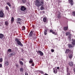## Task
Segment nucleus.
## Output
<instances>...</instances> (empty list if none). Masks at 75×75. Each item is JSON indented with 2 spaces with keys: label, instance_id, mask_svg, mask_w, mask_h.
Wrapping results in <instances>:
<instances>
[{
  "label": "nucleus",
  "instance_id": "obj_1",
  "mask_svg": "<svg viewBox=\"0 0 75 75\" xmlns=\"http://www.w3.org/2000/svg\"><path fill=\"white\" fill-rule=\"evenodd\" d=\"M44 1L43 0H37L35 1V5L37 7H40L41 6L40 9L41 10H43L45 9L44 5H43L44 4Z\"/></svg>",
  "mask_w": 75,
  "mask_h": 75
},
{
  "label": "nucleus",
  "instance_id": "obj_2",
  "mask_svg": "<svg viewBox=\"0 0 75 75\" xmlns=\"http://www.w3.org/2000/svg\"><path fill=\"white\" fill-rule=\"evenodd\" d=\"M20 9L23 14H25V11H26L27 8L25 6H20Z\"/></svg>",
  "mask_w": 75,
  "mask_h": 75
},
{
  "label": "nucleus",
  "instance_id": "obj_3",
  "mask_svg": "<svg viewBox=\"0 0 75 75\" xmlns=\"http://www.w3.org/2000/svg\"><path fill=\"white\" fill-rule=\"evenodd\" d=\"M4 17V13L3 11H0V17L2 18Z\"/></svg>",
  "mask_w": 75,
  "mask_h": 75
},
{
  "label": "nucleus",
  "instance_id": "obj_4",
  "mask_svg": "<svg viewBox=\"0 0 75 75\" xmlns=\"http://www.w3.org/2000/svg\"><path fill=\"white\" fill-rule=\"evenodd\" d=\"M65 53L66 54H67L69 55V54L71 53V50L69 49H66Z\"/></svg>",
  "mask_w": 75,
  "mask_h": 75
},
{
  "label": "nucleus",
  "instance_id": "obj_5",
  "mask_svg": "<svg viewBox=\"0 0 75 75\" xmlns=\"http://www.w3.org/2000/svg\"><path fill=\"white\" fill-rule=\"evenodd\" d=\"M69 58H72V57H73V51L71 52V53L69 54Z\"/></svg>",
  "mask_w": 75,
  "mask_h": 75
},
{
  "label": "nucleus",
  "instance_id": "obj_6",
  "mask_svg": "<svg viewBox=\"0 0 75 75\" xmlns=\"http://www.w3.org/2000/svg\"><path fill=\"white\" fill-rule=\"evenodd\" d=\"M37 53H39L40 56H42V55H44V53H43V52H42L41 51L38 50L37 52Z\"/></svg>",
  "mask_w": 75,
  "mask_h": 75
},
{
  "label": "nucleus",
  "instance_id": "obj_7",
  "mask_svg": "<svg viewBox=\"0 0 75 75\" xmlns=\"http://www.w3.org/2000/svg\"><path fill=\"white\" fill-rule=\"evenodd\" d=\"M69 3L70 4L71 6H73L74 5V2H73V0H68Z\"/></svg>",
  "mask_w": 75,
  "mask_h": 75
},
{
  "label": "nucleus",
  "instance_id": "obj_8",
  "mask_svg": "<svg viewBox=\"0 0 75 75\" xmlns=\"http://www.w3.org/2000/svg\"><path fill=\"white\" fill-rule=\"evenodd\" d=\"M18 44V45H20V46H21L23 47V44L21 43V42L20 41H19L18 42H17Z\"/></svg>",
  "mask_w": 75,
  "mask_h": 75
},
{
  "label": "nucleus",
  "instance_id": "obj_9",
  "mask_svg": "<svg viewBox=\"0 0 75 75\" xmlns=\"http://www.w3.org/2000/svg\"><path fill=\"white\" fill-rule=\"evenodd\" d=\"M72 45H75V40H74V39H72Z\"/></svg>",
  "mask_w": 75,
  "mask_h": 75
},
{
  "label": "nucleus",
  "instance_id": "obj_10",
  "mask_svg": "<svg viewBox=\"0 0 75 75\" xmlns=\"http://www.w3.org/2000/svg\"><path fill=\"white\" fill-rule=\"evenodd\" d=\"M53 72L54 74H57V69H53Z\"/></svg>",
  "mask_w": 75,
  "mask_h": 75
},
{
  "label": "nucleus",
  "instance_id": "obj_11",
  "mask_svg": "<svg viewBox=\"0 0 75 75\" xmlns=\"http://www.w3.org/2000/svg\"><path fill=\"white\" fill-rule=\"evenodd\" d=\"M69 65H70V66H71V67H72V66H73V62H72L71 61L69 62Z\"/></svg>",
  "mask_w": 75,
  "mask_h": 75
},
{
  "label": "nucleus",
  "instance_id": "obj_12",
  "mask_svg": "<svg viewBox=\"0 0 75 75\" xmlns=\"http://www.w3.org/2000/svg\"><path fill=\"white\" fill-rule=\"evenodd\" d=\"M3 37H4V35L1 33H0V38H1V39H2V38H3Z\"/></svg>",
  "mask_w": 75,
  "mask_h": 75
},
{
  "label": "nucleus",
  "instance_id": "obj_13",
  "mask_svg": "<svg viewBox=\"0 0 75 75\" xmlns=\"http://www.w3.org/2000/svg\"><path fill=\"white\" fill-rule=\"evenodd\" d=\"M4 65L5 66H8V62L7 61L6 62H5Z\"/></svg>",
  "mask_w": 75,
  "mask_h": 75
},
{
  "label": "nucleus",
  "instance_id": "obj_14",
  "mask_svg": "<svg viewBox=\"0 0 75 75\" xmlns=\"http://www.w3.org/2000/svg\"><path fill=\"white\" fill-rule=\"evenodd\" d=\"M33 31H31L30 32L29 35V37H32V36L33 35Z\"/></svg>",
  "mask_w": 75,
  "mask_h": 75
},
{
  "label": "nucleus",
  "instance_id": "obj_15",
  "mask_svg": "<svg viewBox=\"0 0 75 75\" xmlns=\"http://www.w3.org/2000/svg\"><path fill=\"white\" fill-rule=\"evenodd\" d=\"M5 24L6 25V26H8V22L7 21H6L5 22Z\"/></svg>",
  "mask_w": 75,
  "mask_h": 75
},
{
  "label": "nucleus",
  "instance_id": "obj_16",
  "mask_svg": "<svg viewBox=\"0 0 75 75\" xmlns=\"http://www.w3.org/2000/svg\"><path fill=\"white\" fill-rule=\"evenodd\" d=\"M61 13L60 12L59 13V15L57 16V18H61Z\"/></svg>",
  "mask_w": 75,
  "mask_h": 75
},
{
  "label": "nucleus",
  "instance_id": "obj_17",
  "mask_svg": "<svg viewBox=\"0 0 75 75\" xmlns=\"http://www.w3.org/2000/svg\"><path fill=\"white\" fill-rule=\"evenodd\" d=\"M43 21L44 23H45L47 21V18L45 17L43 18Z\"/></svg>",
  "mask_w": 75,
  "mask_h": 75
},
{
  "label": "nucleus",
  "instance_id": "obj_18",
  "mask_svg": "<svg viewBox=\"0 0 75 75\" xmlns=\"http://www.w3.org/2000/svg\"><path fill=\"white\" fill-rule=\"evenodd\" d=\"M44 34L45 35H46L47 34V30H45L44 32Z\"/></svg>",
  "mask_w": 75,
  "mask_h": 75
},
{
  "label": "nucleus",
  "instance_id": "obj_19",
  "mask_svg": "<svg viewBox=\"0 0 75 75\" xmlns=\"http://www.w3.org/2000/svg\"><path fill=\"white\" fill-rule=\"evenodd\" d=\"M68 47H69V48H72L73 46H72L71 44H69L68 45Z\"/></svg>",
  "mask_w": 75,
  "mask_h": 75
},
{
  "label": "nucleus",
  "instance_id": "obj_20",
  "mask_svg": "<svg viewBox=\"0 0 75 75\" xmlns=\"http://www.w3.org/2000/svg\"><path fill=\"white\" fill-rule=\"evenodd\" d=\"M15 41H16V42H19V41H20L19 40V39L17 38H16L15 39Z\"/></svg>",
  "mask_w": 75,
  "mask_h": 75
},
{
  "label": "nucleus",
  "instance_id": "obj_21",
  "mask_svg": "<svg viewBox=\"0 0 75 75\" xmlns=\"http://www.w3.org/2000/svg\"><path fill=\"white\" fill-rule=\"evenodd\" d=\"M16 20L17 21H21V19L20 18H17Z\"/></svg>",
  "mask_w": 75,
  "mask_h": 75
},
{
  "label": "nucleus",
  "instance_id": "obj_22",
  "mask_svg": "<svg viewBox=\"0 0 75 75\" xmlns=\"http://www.w3.org/2000/svg\"><path fill=\"white\" fill-rule=\"evenodd\" d=\"M14 55V53H12L9 54V55H10V57H11L12 56H13V55Z\"/></svg>",
  "mask_w": 75,
  "mask_h": 75
},
{
  "label": "nucleus",
  "instance_id": "obj_23",
  "mask_svg": "<svg viewBox=\"0 0 75 75\" xmlns=\"http://www.w3.org/2000/svg\"><path fill=\"white\" fill-rule=\"evenodd\" d=\"M68 28V27H64V30H65V31H66V30H67Z\"/></svg>",
  "mask_w": 75,
  "mask_h": 75
},
{
  "label": "nucleus",
  "instance_id": "obj_24",
  "mask_svg": "<svg viewBox=\"0 0 75 75\" xmlns=\"http://www.w3.org/2000/svg\"><path fill=\"white\" fill-rule=\"evenodd\" d=\"M14 17H12L11 18V23H13L14 22Z\"/></svg>",
  "mask_w": 75,
  "mask_h": 75
},
{
  "label": "nucleus",
  "instance_id": "obj_25",
  "mask_svg": "<svg viewBox=\"0 0 75 75\" xmlns=\"http://www.w3.org/2000/svg\"><path fill=\"white\" fill-rule=\"evenodd\" d=\"M19 63H20V64L21 65H24V64H23V62L21 61H20L19 62Z\"/></svg>",
  "mask_w": 75,
  "mask_h": 75
},
{
  "label": "nucleus",
  "instance_id": "obj_26",
  "mask_svg": "<svg viewBox=\"0 0 75 75\" xmlns=\"http://www.w3.org/2000/svg\"><path fill=\"white\" fill-rule=\"evenodd\" d=\"M7 5H8L9 7H11V4H10V3L9 2H8L7 3Z\"/></svg>",
  "mask_w": 75,
  "mask_h": 75
},
{
  "label": "nucleus",
  "instance_id": "obj_27",
  "mask_svg": "<svg viewBox=\"0 0 75 75\" xmlns=\"http://www.w3.org/2000/svg\"><path fill=\"white\" fill-rule=\"evenodd\" d=\"M33 60L32 59L30 60L29 61L30 64H31L32 63H33Z\"/></svg>",
  "mask_w": 75,
  "mask_h": 75
},
{
  "label": "nucleus",
  "instance_id": "obj_28",
  "mask_svg": "<svg viewBox=\"0 0 75 75\" xmlns=\"http://www.w3.org/2000/svg\"><path fill=\"white\" fill-rule=\"evenodd\" d=\"M24 69H23V68H21L20 69V71L21 72H23V71Z\"/></svg>",
  "mask_w": 75,
  "mask_h": 75
},
{
  "label": "nucleus",
  "instance_id": "obj_29",
  "mask_svg": "<svg viewBox=\"0 0 75 75\" xmlns=\"http://www.w3.org/2000/svg\"><path fill=\"white\" fill-rule=\"evenodd\" d=\"M3 62V58H0V63L2 62Z\"/></svg>",
  "mask_w": 75,
  "mask_h": 75
},
{
  "label": "nucleus",
  "instance_id": "obj_30",
  "mask_svg": "<svg viewBox=\"0 0 75 75\" xmlns=\"http://www.w3.org/2000/svg\"><path fill=\"white\" fill-rule=\"evenodd\" d=\"M72 15L74 16H75V11H73L72 12Z\"/></svg>",
  "mask_w": 75,
  "mask_h": 75
},
{
  "label": "nucleus",
  "instance_id": "obj_31",
  "mask_svg": "<svg viewBox=\"0 0 75 75\" xmlns=\"http://www.w3.org/2000/svg\"><path fill=\"white\" fill-rule=\"evenodd\" d=\"M6 9L7 10H8L9 9V8H8V6H6Z\"/></svg>",
  "mask_w": 75,
  "mask_h": 75
},
{
  "label": "nucleus",
  "instance_id": "obj_32",
  "mask_svg": "<svg viewBox=\"0 0 75 75\" xmlns=\"http://www.w3.org/2000/svg\"><path fill=\"white\" fill-rule=\"evenodd\" d=\"M8 52H11V49H9L8 50Z\"/></svg>",
  "mask_w": 75,
  "mask_h": 75
},
{
  "label": "nucleus",
  "instance_id": "obj_33",
  "mask_svg": "<svg viewBox=\"0 0 75 75\" xmlns=\"http://www.w3.org/2000/svg\"><path fill=\"white\" fill-rule=\"evenodd\" d=\"M25 26H23L22 27V30H25Z\"/></svg>",
  "mask_w": 75,
  "mask_h": 75
},
{
  "label": "nucleus",
  "instance_id": "obj_34",
  "mask_svg": "<svg viewBox=\"0 0 75 75\" xmlns=\"http://www.w3.org/2000/svg\"><path fill=\"white\" fill-rule=\"evenodd\" d=\"M69 34V33H66V36H68V35Z\"/></svg>",
  "mask_w": 75,
  "mask_h": 75
},
{
  "label": "nucleus",
  "instance_id": "obj_35",
  "mask_svg": "<svg viewBox=\"0 0 75 75\" xmlns=\"http://www.w3.org/2000/svg\"><path fill=\"white\" fill-rule=\"evenodd\" d=\"M67 72H68V71L69 70V68H68V67H67Z\"/></svg>",
  "mask_w": 75,
  "mask_h": 75
},
{
  "label": "nucleus",
  "instance_id": "obj_36",
  "mask_svg": "<svg viewBox=\"0 0 75 75\" xmlns=\"http://www.w3.org/2000/svg\"><path fill=\"white\" fill-rule=\"evenodd\" d=\"M23 3H25L26 1V0H22Z\"/></svg>",
  "mask_w": 75,
  "mask_h": 75
},
{
  "label": "nucleus",
  "instance_id": "obj_37",
  "mask_svg": "<svg viewBox=\"0 0 75 75\" xmlns=\"http://www.w3.org/2000/svg\"><path fill=\"white\" fill-rule=\"evenodd\" d=\"M52 33L53 34H54V35H57V33H55V32H52Z\"/></svg>",
  "mask_w": 75,
  "mask_h": 75
},
{
  "label": "nucleus",
  "instance_id": "obj_38",
  "mask_svg": "<svg viewBox=\"0 0 75 75\" xmlns=\"http://www.w3.org/2000/svg\"><path fill=\"white\" fill-rule=\"evenodd\" d=\"M53 32V30H50V33H52Z\"/></svg>",
  "mask_w": 75,
  "mask_h": 75
},
{
  "label": "nucleus",
  "instance_id": "obj_39",
  "mask_svg": "<svg viewBox=\"0 0 75 75\" xmlns=\"http://www.w3.org/2000/svg\"><path fill=\"white\" fill-rule=\"evenodd\" d=\"M17 23L18 24H20V25H21V22H17Z\"/></svg>",
  "mask_w": 75,
  "mask_h": 75
},
{
  "label": "nucleus",
  "instance_id": "obj_40",
  "mask_svg": "<svg viewBox=\"0 0 75 75\" xmlns=\"http://www.w3.org/2000/svg\"><path fill=\"white\" fill-rule=\"evenodd\" d=\"M31 65H32V66H33H33H34V63H32Z\"/></svg>",
  "mask_w": 75,
  "mask_h": 75
},
{
  "label": "nucleus",
  "instance_id": "obj_41",
  "mask_svg": "<svg viewBox=\"0 0 75 75\" xmlns=\"http://www.w3.org/2000/svg\"><path fill=\"white\" fill-rule=\"evenodd\" d=\"M51 52H54V50L53 49H52L51 50Z\"/></svg>",
  "mask_w": 75,
  "mask_h": 75
},
{
  "label": "nucleus",
  "instance_id": "obj_42",
  "mask_svg": "<svg viewBox=\"0 0 75 75\" xmlns=\"http://www.w3.org/2000/svg\"><path fill=\"white\" fill-rule=\"evenodd\" d=\"M25 75H28V73H27V72H25Z\"/></svg>",
  "mask_w": 75,
  "mask_h": 75
},
{
  "label": "nucleus",
  "instance_id": "obj_43",
  "mask_svg": "<svg viewBox=\"0 0 75 75\" xmlns=\"http://www.w3.org/2000/svg\"><path fill=\"white\" fill-rule=\"evenodd\" d=\"M2 67V64H0V68Z\"/></svg>",
  "mask_w": 75,
  "mask_h": 75
},
{
  "label": "nucleus",
  "instance_id": "obj_44",
  "mask_svg": "<svg viewBox=\"0 0 75 75\" xmlns=\"http://www.w3.org/2000/svg\"><path fill=\"white\" fill-rule=\"evenodd\" d=\"M57 69H59V67H57Z\"/></svg>",
  "mask_w": 75,
  "mask_h": 75
},
{
  "label": "nucleus",
  "instance_id": "obj_45",
  "mask_svg": "<svg viewBox=\"0 0 75 75\" xmlns=\"http://www.w3.org/2000/svg\"><path fill=\"white\" fill-rule=\"evenodd\" d=\"M70 75V73H68L67 74V75Z\"/></svg>",
  "mask_w": 75,
  "mask_h": 75
},
{
  "label": "nucleus",
  "instance_id": "obj_46",
  "mask_svg": "<svg viewBox=\"0 0 75 75\" xmlns=\"http://www.w3.org/2000/svg\"><path fill=\"white\" fill-rule=\"evenodd\" d=\"M22 61H24V59H22Z\"/></svg>",
  "mask_w": 75,
  "mask_h": 75
},
{
  "label": "nucleus",
  "instance_id": "obj_47",
  "mask_svg": "<svg viewBox=\"0 0 75 75\" xmlns=\"http://www.w3.org/2000/svg\"><path fill=\"white\" fill-rule=\"evenodd\" d=\"M16 67H18V65L16 64Z\"/></svg>",
  "mask_w": 75,
  "mask_h": 75
},
{
  "label": "nucleus",
  "instance_id": "obj_48",
  "mask_svg": "<svg viewBox=\"0 0 75 75\" xmlns=\"http://www.w3.org/2000/svg\"><path fill=\"white\" fill-rule=\"evenodd\" d=\"M55 39H56L57 40H58V39L57 38H56Z\"/></svg>",
  "mask_w": 75,
  "mask_h": 75
},
{
  "label": "nucleus",
  "instance_id": "obj_49",
  "mask_svg": "<svg viewBox=\"0 0 75 75\" xmlns=\"http://www.w3.org/2000/svg\"><path fill=\"white\" fill-rule=\"evenodd\" d=\"M47 0V1H48V0Z\"/></svg>",
  "mask_w": 75,
  "mask_h": 75
}]
</instances>
